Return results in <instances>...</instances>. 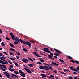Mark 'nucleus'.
Returning a JSON list of instances; mask_svg holds the SVG:
<instances>
[{
    "mask_svg": "<svg viewBox=\"0 0 79 79\" xmlns=\"http://www.w3.org/2000/svg\"><path fill=\"white\" fill-rule=\"evenodd\" d=\"M39 68L41 69H45V70H46L47 71H49V69H53V68L51 66H49L48 67L46 65H44V67L43 66H40L39 67Z\"/></svg>",
    "mask_w": 79,
    "mask_h": 79,
    "instance_id": "nucleus-1",
    "label": "nucleus"
},
{
    "mask_svg": "<svg viewBox=\"0 0 79 79\" xmlns=\"http://www.w3.org/2000/svg\"><path fill=\"white\" fill-rule=\"evenodd\" d=\"M4 74H5V76H6V77L7 78H8V79H11V78L10 77V75L8 73L6 72H3Z\"/></svg>",
    "mask_w": 79,
    "mask_h": 79,
    "instance_id": "nucleus-2",
    "label": "nucleus"
},
{
    "mask_svg": "<svg viewBox=\"0 0 79 79\" xmlns=\"http://www.w3.org/2000/svg\"><path fill=\"white\" fill-rule=\"evenodd\" d=\"M23 66L25 68H24V69H25V71H26L28 72V73H30V74H32V72H31V70H29V69L26 68L27 67V66H26L24 65Z\"/></svg>",
    "mask_w": 79,
    "mask_h": 79,
    "instance_id": "nucleus-3",
    "label": "nucleus"
},
{
    "mask_svg": "<svg viewBox=\"0 0 79 79\" xmlns=\"http://www.w3.org/2000/svg\"><path fill=\"white\" fill-rule=\"evenodd\" d=\"M19 73H20V76H22V77H26V76H25V74L23 72H22L21 70H19Z\"/></svg>",
    "mask_w": 79,
    "mask_h": 79,
    "instance_id": "nucleus-4",
    "label": "nucleus"
},
{
    "mask_svg": "<svg viewBox=\"0 0 79 79\" xmlns=\"http://www.w3.org/2000/svg\"><path fill=\"white\" fill-rule=\"evenodd\" d=\"M24 44L25 45H28L29 47H32L31 44L29 41H25Z\"/></svg>",
    "mask_w": 79,
    "mask_h": 79,
    "instance_id": "nucleus-5",
    "label": "nucleus"
},
{
    "mask_svg": "<svg viewBox=\"0 0 79 79\" xmlns=\"http://www.w3.org/2000/svg\"><path fill=\"white\" fill-rule=\"evenodd\" d=\"M44 50L45 52H47V53H51V52L49 50H48V48H45L44 49Z\"/></svg>",
    "mask_w": 79,
    "mask_h": 79,
    "instance_id": "nucleus-6",
    "label": "nucleus"
},
{
    "mask_svg": "<svg viewBox=\"0 0 79 79\" xmlns=\"http://www.w3.org/2000/svg\"><path fill=\"white\" fill-rule=\"evenodd\" d=\"M54 50L56 52H57V53H59V54H63V52H61V51L56 49L54 48Z\"/></svg>",
    "mask_w": 79,
    "mask_h": 79,
    "instance_id": "nucleus-7",
    "label": "nucleus"
},
{
    "mask_svg": "<svg viewBox=\"0 0 79 79\" xmlns=\"http://www.w3.org/2000/svg\"><path fill=\"white\" fill-rule=\"evenodd\" d=\"M21 61L25 63H27V62H28V61H29L28 60L24 59V58H23V59Z\"/></svg>",
    "mask_w": 79,
    "mask_h": 79,
    "instance_id": "nucleus-8",
    "label": "nucleus"
},
{
    "mask_svg": "<svg viewBox=\"0 0 79 79\" xmlns=\"http://www.w3.org/2000/svg\"><path fill=\"white\" fill-rule=\"evenodd\" d=\"M70 68L71 69V70H73V71H75L76 72H77L78 71L76 70V69L73 68V66L70 67Z\"/></svg>",
    "mask_w": 79,
    "mask_h": 79,
    "instance_id": "nucleus-9",
    "label": "nucleus"
},
{
    "mask_svg": "<svg viewBox=\"0 0 79 79\" xmlns=\"http://www.w3.org/2000/svg\"><path fill=\"white\" fill-rule=\"evenodd\" d=\"M48 58H49L51 60H54V58H52L53 57V56H52L51 55H48Z\"/></svg>",
    "mask_w": 79,
    "mask_h": 79,
    "instance_id": "nucleus-10",
    "label": "nucleus"
},
{
    "mask_svg": "<svg viewBox=\"0 0 79 79\" xmlns=\"http://www.w3.org/2000/svg\"><path fill=\"white\" fill-rule=\"evenodd\" d=\"M51 64H53L55 66H59V64H58L54 62H52Z\"/></svg>",
    "mask_w": 79,
    "mask_h": 79,
    "instance_id": "nucleus-11",
    "label": "nucleus"
},
{
    "mask_svg": "<svg viewBox=\"0 0 79 79\" xmlns=\"http://www.w3.org/2000/svg\"><path fill=\"white\" fill-rule=\"evenodd\" d=\"M14 40H16V41H17V42H19V39H18L17 37H15L14 39Z\"/></svg>",
    "mask_w": 79,
    "mask_h": 79,
    "instance_id": "nucleus-12",
    "label": "nucleus"
},
{
    "mask_svg": "<svg viewBox=\"0 0 79 79\" xmlns=\"http://www.w3.org/2000/svg\"><path fill=\"white\" fill-rule=\"evenodd\" d=\"M19 41L20 42H21V43H22V44H24V43L25 42V41H23V40H22L20 39Z\"/></svg>",
    "mask_w": 79,
    "mask_h": 79,
    "instance_id": "nucleus-13",
    "label": "nucleus"
},
{
    "mask_svg": "<svg viewBox=\"0 0 79 79\" xmlns=\"http://www.w3.org/2000/svg\"><path fill=\"white\" fill-rule=\"evenodd\" d=\"M66 56L68 58L70 59V60H72V57H71V56H69L67 55Z\"/></svg>",
    "mask_w": 79,
    "mask_h": 79,
    "instance_id": "nucleus-14",
    "label": "nucleus"
},
{
    "mask_svg": "<svg viewBox=\"0 0 79 79\" xmlns=\"http://www.w3.org/2000/svg\"><path fill=\"white\" fill-rule=\"evenodd\" d=\"M41 76L42 77H47V75L44 74H41Z\"/></svg>",
    "mask_w": 79,
    "mask_h": 79,
    "instance_id": "nucleus-15",
    "label": "nucleus"
},
{
    "mask_svg": "<svg viewBox=\"0 0 79 79\" xmlns=\"http://www.w3.org/2000/svg\"><path fill=\"white\" fill-rule=\"evenodd\" d=\"M1 44V45H2V46H3V47H5V45L4 44H5V43L3 42H2Z\"/></svg>",
    "mask_w": 79,
    "mask_h": 79,
    "instance_id": "nucleus-16",
    "label": "nucleus"
},
{
    "mask_svg": "<svg viewBox=\"0 0 79 79\" xmlns=\"http://www.w3.org/2000/svg\"><path fill=\"white\" fill-rule=\"evenodd\" d=\"M9 45L11 47H14V45H13L11 43L9 44Z\"/></svg>",
    "mask_w": 79,
    "mask_h": 79,
    "instance_id": "nucleus-17",
    "label": "nucleus"
},
{
    "mask_svg": "<svg viewBox=\"0 0 79 79\" xmlns=\"http://www.w3.org/2000/svg\"><path fill=\"white\" fill-rule=\"evenodd\" d=\"M14 44H15V45H17V44L18 45H19V44H18V41H14Z\"/></svg>",
    "mask_w": 79,
    "mask_h": 79,
    "instance_id": "nucleus-18",
    "label": "nucleus"
},
{
    "mask_svg": "<svg viewBox=\"0 0 79 79\" xmlns=\"http://www.w3.org/2000/svg\"><path fill=\"white\" fill-rule=\"evenodd\" d=\"M59 61H60L61 62H62V63H64L65 64V62H64V61L62 59H59Z\"/></svg>",
    "mask_w": 79,
    "mask_h": 79,
    "instance_id": "nucleus-19",
    "label": "nucleus"
},
{
    "mask_svg": "<svg viewBox=\"0 0 79 79\" xmlns=\"http://www.w3.org/2000/svg\"><path fill=\"white\" fill-rule=\"evenodd\" d=\"M14 72L15 74H19V72L17 71H14Z\"/></svg>",
    "mask_w": 79,
    "mask_h": 79,
    "instance_id": "nucleus-20",
    "label": "nucleus"
},
{
    "mask_svg": "<svg viewBox=\"0 0 79 79\" xmlns=\"http://www.w3.org/2000/svg\"><path fill=\"white\" fill-rule=\"evenodd\" d=\"M11 76H15L17 78H18V76H17V75H15L14 74H11Z\"/></svg>",
    "mask_w": 79,
    "mask_h": 79,
    "instance_id": "nucleus-21",
    "label": "nucleus"
},
{
    "mask_svg": "<svg viewBox=\"0 0 79 79\" xmlns=\"http://www.w3.org/2000/svg\"><path fill=\"white\" fill-rule=\"evenodd\" d=\"M11 37L12 40H14V39L15 38V35H11Z\"/></svg>",
    "mask_w": 79,
    "mask_h": 79,
    "instance_id": "nucleus-22",
    "label": "nucleus"
},
{
    "mask_svg": "<svg viewBox=\"0 0 79 79\" xmlns=\"http://www.w3.org/2000/svg\"><path fill=\"white\" fill-rule=\"evenodd\" d=\"M29 66H30V67H32L33 66V64H28Z\"/></svg>",
    "mask_w": 79,
    "mask_h": 79,
    "instance_id": "nucleus-23",
    "label": "nucleus"
},
{
    "mask_svg": "<svg viewBox=\"0 0 79 79\" xmlns=\"http://www.w3.org/2000/svg\"><path fill=\"white\" fill-rule=\"evenodd\" d=\"M0 69H1V70H2V71H6V69H3V68H2V67H0Z\"/></svg>",
    "mask_w": 79,
    "mask_h": 79,
    "instance_id": "nucleus-24",
    "label": "nucleus"
},
{
    "mask_svg": "<svg viewBox=\"0 0 79 79\" xmlns=\"http://www.w3.org/2000/svg\"><path fill=\"white\" fill-rule=\"evenodd\" d=\"M8 69L9 71H14V69Z\"/></svg>",
    "mask_w": 79,
    "mask_h": 79,
    "instance_id": "nucleus-25",
    "label": "nucleus"
},
{
    "mask_svg": "<svg viewBox=\"0 0 79 79\" xmlns=\"http://www.w3.org/2000/svg\"><path fill=\"white\" fill-rule=\"evenodd\" d=\"M28 59H29V60L31 61H32V62H34V61H33V60H32V59H31L29 57H28Z\"/></svg>",
    "mask_w": 79,
    "mask_h": 79,
    "instance_id": "nucleus-26",
    "label": "nucleus"
},
{
    "mask_svg": "<svg viewBox=\"0 0 79 79\" xmlns=\"http://www.w3.org/2000/svg\"><path fill=\"white\" fill-rule=\"evenodd\" d=\"M35 55L36 56H37V57H39V58H40L41 57V56H39L38 54H36Z\"/></svg>",
    "mask_w": 79,
    "mask_h": 79,
    "instance_id": "nucleus-27",
    "label": "nucleus"
},
{
    "mask_svg": "<svg viewBox=\"0 0 79 79\" xmlns=\"http://www.w3.org/2000/svg\"><path fill=\"white\" fill-rule=\"evenodd\" d=\"M2 67H3V68H5V69H6V68H7L6 67V65H5L3 64Z\"/></svg>",
    "mask_w": 79,
    "mask_h": 79,
    "instance_id": "nucleus-28",
    "label": "nucleus"
},
{
    "mask_svg": "<svg viewBox=\"0 0 79 79\" xmlns=\"http://www.w3.org/2000/svg\"><path fill=\"white\" fill-rule=\"evenodd\" d=\"M23 51H24V52H28V50L26 49H25V48H23Z\"/></svg>",
    "mask_w": 79,
    "mask_h": 79,
    "instance_id": "nucleus-29",
    "label": "nucleus"
},
{
    "mask_svg": "<svg viewBox=\"0 0 79 79\" xmlns=\"http://www.w3.org/2000/svg\"><path fill=\"white\" fill-rule=\"evenodd\" d=\"M54 55H56V56H59V54H57V53H55L54 54Z\"/></svg>",
    "mask_w": 79,
    "mask_h": 79,
    "instance_id": "nucleus-30",
    "label": "nucleus"
},
{
    "mask_svg": "<svg viewBox=\"0 0 79 79\" xmlns=\"http://www.w3.org/2000/svg\"><path fill=\"white\" fill-rule=\"evenodd\" d=\"M37 63L38 64H42L41 62L39 61L37 62Z\"/></svg>",
    "mask_w": 79,
    "mask_h": 79,
    "instance_id": "nucleus-31",
    "label": "nucleus"
},
{
    "mask_svg": "<svg viewBox=\"0 0 79 79\" xmlns=\"http://www.w3.org/2000/svg\"><path fill=\"white\" fill-rule=\"evenodd\" d=\"M10 67H9V68H8V69H11V68H13V66L12 65H10Z\"/></svg>",
    "mask_w": 79,
    "mask_h": 79,
    "instance_id": "nucleus-32",
    "label": "nucleus"
},
{
    "mask_svg": "<svg viewBox=\"0 0 79 79\" xmlns=\"http://www.w3.org/2000/svg\"><path fill=\"white\" fill-rule=\"evenodd\" d=\"M70 62H72V63H74L75 62V61L73 60H71Z\"/></svg>",
    "mask_w": 79,
    "mask_h": 79,
    "instance_id": "nucleus-33",
    "label": "nucleus"
},
{
    "mask_svg": "<svg viewBox=\"0 0 79 79\" xmlns=\"http://www.w3.org/2000/svg\"><path fill=\"white\" fill-rule=\"evenodd\" d=\"M16 54H17V55H19V56H20L21 55V54H20V53H19V52H17L16 53Z\"/></svg>",
    "mask_w": 79,
    "mask_h": 79,
    "instance_id": "nucleus-34",
    "label": "nucleus"
},
{
    "mask_svg": "<svg viewBox=\"0 0 79 79\" xmlns=\"http://www.w3.org/2000/svg\"><path fill=\"white\" fill-rule=\"evenodd\" d=\"M40 61L41 62H44V61H45V60H44L42 59H40Z\"/></svg>",
    "mask_w": 79,
    "mask_h": 79,
    "instance_id": "nucleus-35",
    "label": "nucleus"
},
{
    "mask_svg": "<svg viewBox=\"0 0 79 79\" xmlns=\"http://www.w3.org/2000/svg\"><path fill=\"white\" fill-rule=\"evenodd\" d=\"M2 53L4 54H5V55H8V53H6V52H2Z\"/></svg>",
    "mask_w": 79,
    "mask_h": 79,
    "instance_id": "nucleus-36",
    "label": "nucleus"
},
{
    "mask_svg": "<svg viewBox=\"0 0 79 79\" xmlns=\"http://www.w3.org/2000/svg\"><path fill=\"white\" fill-rule=\"evenodd\" d=\"M6 39L7 40H10V39H9L8 37H6Z\"/></svg>",
    "mask_w": 79,
    "mask_h": 79,
    "instance_id": "nucleus-37",
    "label": "nucleus"
},
{
    "mask_svg": "<svg viewBox=\"0 0 79 79\" xmlns=\"http://www.w3.org/2000/svg\"><path fill=\"white\" fill-rule=\"evenodd\" d=\"M10 50L12 51H15V50L14 49H13V48L10 49Z\"/></svg>",
    "mask_w": 79,
    "mask_h": 79,
    "instance_id": "nucleus-38",
    "label": "nucleus"
},
{
    "mask_svg": "<svg viewBox=\"0 0 79 79\" xmlns=\"http://www.w3.org/2000/svg\"><path fill=\"white\" fill-rule=\"evenodd\" d=\"M61 74H66V73L64 72H61Z\"/></svg>",
    "mask_w": 79,
    "mask_h": 79,
    "instance_id": "nucleus-39",
    "label": "nucleus"
},
{
    "mask_svg": "<svg viewBox=\"0 0 79 79\" xmlns=\"http://www.w3.org/2000/svg\"><path fill=\"white\" fill-rule=\"evenodd\" d=\"M31 71H32V72H34V69H31Z\"/></svg>",
    "mask_w": 79,
    "mask_h": 79,
    "instance_id": "nucleus-40",
    "label": "nucleus"
},
{
    "mask_svg": "<svg viewBox=\"0 0 79 79\" xmlns=\"http://www.w3.org/2000/svg\"><path fill=\"white\" fill-rule=\"evenodd\" d=\"M75 61V63H77V64H79V61Z\"/></svg>",
    "mask_w": 79,
    "mask_h": 79,
    "instance_id": "nucleus-41",
    "label": "nucleus"
},
{
    "mask_svg": "<svg viewBox=\"0 0 79 79\" xmlns=\"http://www.w3.org/2000/svg\"><path fill=\"white\" fill-rule=\"evenodd\" d=\"M15 66H18V64L17 63L15 62Z\"/></svg>",
    "mask_w": 79,
    "mask_h": 79,
    "instance_id": "nucleus-42",
    "label": "nucleus"
},
{
    "mask_svg": "<svg viewBox=\"0 0 79 79\" xmlns=\"http://www.w3.org/2000/svg\"><path fill=\"white\" fill-rule=\"evenodd\" d=\"M10 59L11 60H15V59L14 58H11Z\"/></svg>",
    "mask_w": 79,
    "mask_h": 79,
    "instance_id": "nucleus-43",
    "label": "nucleus"
},
{
    "mask_svg": "<svg viewBox=\"0 0 79 79\" xmlns=\"http://www.w3.org/2000/svg\"><path fill=\"white\" fill-rule=\"evenodd\" d=\"M49 76L50 77H53V78H54L55 77V76L53 75H51Z\"/></svg>",
    "mask_w": 79,
    "mask_h": 79,
    "instance_id": "nucleus-44",
    "label": "nucleus"
},
{
    "mask_svg": "<svg viewBox=\"0 0 79 79\" xmlns=\"http://www.w3.org/2000/svg\"><path fill=\"white\" fill-rule=\"evenodd\" d=\"M2 33H3V31L1 29H0V34H2Z\"/></svg>",
    "mask_w": 79,
    "mask_h": 79,
    "instance_id": "nucleus-45",
    "label": "nucleus"
},
{
    "mask_svg": "<svg viewBox=\"0 0 79 79\" xmlns=\"http://www.w3.org/2000/svg\"><path fill=\"white\" fill-rule=\"evenodd\" d=\"M15 77V76H11V77H12V78H13V79H15L16 77Z\"/></svg>",
    "mask_w": 79,
    "mask_h": 79,
    "instance_id": "nucleus-46",
    "label": "nucleus"
},
{
    "mask_svg": "<svg viewBox=\"0 0 79 79\" xmlns=\"http://www.w3.org/2000/svg\"><path fill=\"white\" fill-rule=\"evenodd\" d=\"M33 53H34V55H36V54H37V52H33Z\"/></svg>",
    "mask_w": 79,
    "mask_h": 79,
    "instance_id": "nucleus-47",
    "label": "nucleus"
},
{
    "mask_svg": "<svg viewBox=\"0 0 79 79\" xmlns=\"http://www.w3.org/2000/svg\"><path fill=\"white\" fill-rule=\"evenodd\" d=\"M16 58H17V59H18V60H19V57L18 56H16Z\"/></svg>",
    "mask_w": 79,
    "mask_h": 79,
    "instance_id": "nucleus-48",
    "label": "nucleus"
},
{
    "mask_svg": "<svg viewBox=\"0 0 79 79\" xmlns=\"http://www.w3.org/2000/svg\"><path fill=\"white\" fill-rule=\"evenodd\" d=\"M8 62H9V63H10V64H13L9 60H8Z\"/></svg>",
    "mask_w": 79,
    "mask_h": 79,
    "instance_id": "nucleus-49",
    "label": "nucleus"
},
{
    "mask_svg": "<svg viewBox=\"0 0 79 79\" xmlns=\"http://www.w3.org/2000/svg\"><path fill=\"white\" fill-rule=\"evenodd\" d=\"M30 42H32V43H35V41L34 40L30 41Z\"/></svg>",
    "mask_w": 79,
    "mask_h": 79,
    "instance_id": "nucleus-50",
    "label": "nucleus"
},
{
    "mask_svg": "<svg viewBox=\"0 0 79 79\" xmlns=\"http://www.w3.org/2000/svg\"><path fill=\"white\" fill-rule=\"evenodd\" d=\"M9 54L11 55H14L13 54V53L12 52H10L9 53Z\"/></svg>",
    "mask_w": 79,
    "mask_h": 79,
    "instance_id": "nucleus-51",
    "label": "nucleus"
},
{
    "mask_svg": "<svg viewBox=\"0 0 79 79\" xmlns=\"http://www.w3.org/2000/svg\"><path fill=\"white\" fill-rule=\"evenodd\" d=\"M73 78H74V79H77L78 78L77 77H73Z\"/></svg>",
    "mask_w": 79,
    "mask_h": 79,
    "instance_id": "nucleus-52",
    "label": "nucleus"
},
{
    "mask_svg": "<svg viewBox=\"0 0 79 79\" xmlns=\"http://www.w3.org/2000/svg\"><path fill=\"white\" fill-rule=\"evenodd\" d=\"M76 69H77V70H78V71H79V67H77L76 68Z\"/></svg>",
    "mask_w": 79,
    "mask_h": 79,
    "instance_id": "nucleus-53",
    "label": "nucleus"
},
{
    "mask_svg": "<svg viewBox=\"0 0 79 79\" xmlns=\"http://www.w3.org/2000/svg\"><path fill=\"white\" fill-rule=\"evenodd\" d=\"M69 79H73V77H71V76H69Z\"/></svg>",
    "mask_w": 79,
    "mask_h": 79,
    "instance_id": "nucleus-54",
    "label": "nucleus"
},
{
    "mask_svg": "<svg viewBox=\"0 0 79 79\" xmlns=\"http://www.w3.org/2000/svg\"><path fill=\"white\" fill-rule=\"evenodd\" d=\"M2 64H6V63L4 62L3 61H2Z\"/></svg>",
    "mask_w": 79,
    "mask_h": 79,
    "instance_id": "nucleus-55",
    "label": "nucleus"
},
{
    "mask_svg": "<svg viewBox=\"0 0 79 79\" xmlns=\"http://www.w3.org/2000/svg\"><path fill=\"white\" fill-rule=\"evenodd\" d=\"M10 35H13V33H10Z\"/></svg>",
    "mask_w": 79,
    "mask_h": 79,
    "instance_id": "nucleus-56",
    "label": "nucleus"
},
{
    "mask_svg": "<svg viewBox=\"0 0 79 79\" xmlns=\"http://www.w3.org/2000/svg\"><path fill=\"white\" fill-rule=\"evenodd\" d=\"M5 63H6V64H8V63L7 61H5Z\"/></svg>",
    "mask_w": 79,
    "mask_h": 79,
    "instance_id": "nucleus-57",
    "label": "nucleus"
},
{
    "mask_svg": "<svg viewBox=\"0 0 79 79\" xmlns=\"http://www.w3.org/2000/svg\"><path fill=\"white\" fill-rule=\"evenodd\" d=\"M50 55L52 56H53V53H50Z\"/></svg>",
    "mask_w": 79,
    "mask_h": 79,
    "instance_id": "nucleus-58",
    "label": "nucleus"
},
{
    "mask_svg": "<svg viewBox=\"0 0 79 79\" xmlns=\"http://www.w3.org/2000/svg\"><path fill=\"white\" fill-rule=\"evenodd\" d=\"M2 59H6V57H4V56H2Z\"/></svg>",
    "mask_w": 79,
    "mask_h": 79,
    "instance_id": "nucleus-59",
    "label": "nucleus"
},
{
    "mask_svg": "<svg viewBox=\"0 0 79 79\" xmlns=\"http://www.w3.org/2000/svg\"><path fill=\"white\" fill-rule=\"evenodd\" d=\"M74 74H77V73L76 72H73Z\"/></svg>",
    "mask_w": 79,
    "mask_h": 79,
    "instance_id": "nucleus-60",
    "label": "nucleus"
},
{
    "mask_svg": "<svg viewBox=\"0 0 79 79\" xmlns=\"http://www.w3.org/2000/svg\"><path fill=\"white\" fill-rule=\"evenodd\" d=\"M54 73H57L58 72H57V71H56V70H55L54 71Z\"/></svg>",
    "mask_w": 79,
    "mask_h": 79,
    "instance_id": "nucleus-61",
    "label": "nucleus"
},
{
    "mask_svg": "<svg viewBox=\"0 0 79 79\" xmlns=\"http://www.w3.org/2000/svg\"><path fill=\"white\" fill-rule=\"evenodd\" d=\"M0 59L1 60H3V58H2V57H0Z\"/></svg>",
    "mask_w": 79,
    "mask_h": 79,
    "instance_id": "nucleus-62",
    "label": "nucleus"
},
{
    "mask_svg": "<svg viewBox=\"0 0 79 79\" xmlns=\"http://www.w3.org/2000/svg\"><path fill=\"white\" fill-rule=\"evenodd\" d=\"M54 58H58V57H57V56H54Z\"/></svg>",
    "mask_w": 79,
    "mask_h": 79,
    "instance_id": "nucleus-63",
    "label": "nucleus"
},
{
    "mask_svg": "<svg viewBox=\"0 0 79 79\" xmlns=\"http://www.w3.org/2000/svg\"><path fill=\"white\" fill-rule=\"evenodd\" d=\"M3 61L2 60H0V63H2Z\"/></svg>",
    "mask_w": 79,
    "mask_h": 79,
    "instance_id": "nucleus-64",
    "label": "nucleus"
}]
</instances>
